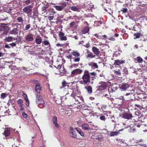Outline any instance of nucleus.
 Returning <instances> with one entry per match:
<instances>
[{
	"instance_id": "f257e3e1",
	"label": "nucleus",
	"mask_w": 147,
	"mask_h": 147,
	"mask_svg": "<svg viewBox=\"0 0 147 147\" xmlns=\"http://www.w3.org/2000/svg\"><path fill=\"white\" fill-rule=\"evenodd\" d=\"M83 81H80L81 84H84V85L88 84L90 82V76L88 71L85 70L84 71V74L82 77Z\"/></svg>"
},
{
	"instance_id": "2eb2a0df",
	"label": "nucleus",
	"mask_w": 147,
	"mask_h": 147,
	"mask_svg": "<svg viewBox=\"0 0 147 147\" xmlns=\"http://www.w3.org/2000/svg\"><path fill=\"white\" fill-rule=\"evenodd\" d=\"M35 89V91L38 94L40 93L41 90V87L39 83H37L36 84Z\"/></svg>"
},
{
	"instance_id": "4be33fe9",
	"label": "nucleus",
	"mask_w": 147,
	"mask_h": 147,
	"mask_svg": "<svg viewBox=\"0 0 147 147\" xmlns=\"http://www.w3.org/2000/svg\"><path fill=\"white\" fill-rule=\"evenodd\" d=\"M0 26V31H4L6 28V24L4 23H1Z\"/></svg>"
},
{
	"instance_id": "603ef678",
	"label": "nucleus",
	"mask_w": 147,
	"mask_h": 147,
	"mask_svg": "<svg viewBox=\"0 0 147 147\" xmlns=\"http://www.w3.org/2000/svg\"><path fill=\"white\" fill-rule=\"evenodd\" d=\"M26 102V105L28 107L29 105V101L28 99H27L25 100Z\"/></svg>"
},
{
	"instance_id": "473e14b6",
	"label": "nucleus",
	"mask_w": 147,
	"mask_h": 147,
	"mask_svg": "<svg viewBox=\"0 0 147 147\" xmlns=\"http://www.w3.org/2000/svg\"><path fill=\"white\" fill-rule=\"evenodd\" d=\"M119 134V132L118 131H113L111 132L110 136H114L117 135Z\"/></svg>"
},
{
	"instance_id": "a18cd8bd",
	"label": "nucleus",
	"mask_w": 147,
	"mask_h": 147,
	"mask_svg": "<svg viewBox=\"0 0 147 147\" xmlns=\"http://www.w3.org/2000/svg\"><path fill=\"white\" fill-rule=\"evenodd\" d=\"M136 131V129L134 128H131L129 131V132L131 133L134 132Z\"/></svg>"
},
{
	"instance_id": "c85d7f7f",
	"label": "nucleus",
	"mask_w": 147,
	"mask_h": 147,
	"mask_svg": "<svg viewBox=\"0 0 147 147\" xmlns=\"http://www.w3.org/2000/svg\"><path fill=\"white\" fill-rule=\"evenodd\" d=\"M117 90V88L115 87H113L112 86L111 87H109V90L110 92H113L115 91V90Z\"/></svg>"
},
{
	"instance_id": "cd10ccee",
	"label": "nucleus",
	"mask_w": 147,
	"mask_h": 147,
	"mask_svg": "<svg viewBox=\"0 0 147 147\" xmlns=\"http://www.w3.org/2000/svg\"><path fill=\"white\" fill-rule=\"evenodd\" d=\"M71 9L74 11H79V8L76 6H72L70 7Z\"/></svg>"
},
{
	"instance_id": "412c9836",
	"label": "nucleus",
	"mask_w": 147,
	"mask_h": 147,
	"mask_svg": "<svg viewBox=\"0 0 147 147\" xmlns=\"http://www.w3.org/2000/svg\"><path fill=\"white\" fill-rule=\"evenodd\" d=\"M82 128L84 130H88L90 128V127L88 124L84 123L82 125Z\"/></svg>"
},
{
	"instance_id": "774afa93",
	"label": "nucleus",
	"mask_w": 147,
	"mask_h": 147,
	"mask_svg": "<svg viewBox=\"0 0 147 147\" xmlns=\"http://www.w3.org/2000/svg\"><path fill=\"white\" fill-rule=\"evenodd\" d=\"M127 9L126 8H123L122 11L124 13H126L127 11Z\"/></svg>"
},
{
	"instance_id": "4468645a",
	"label": "nucleus",
	"mask_w": 147,
	"mask_h": 147,
	"mask_svg": "<svg viewBox=\"0 0 147 147\" xmlns=\"http://www.w3.org/2000/svg\"><path fill=\"white\" fill-rule=\"evenodd\" d=\"M122 116L123 118L127 119H129L132 117L131 114L125 113H124L122 114Z\"/></svg>"
},
{
	"instance_id": "bb28decb",
	"label": "nucleus",
	"mask_w": 147,
	"mask_h": 147,
	"mask_svg": "<svg viewBox=\"0 0 147 147\" xmlns=\"http://www.w3.org/2000/svg\"><path fill=\"white\" fill-rule=\"evenodd\" d=\"M141 35V33L139 32H137L136 33H135L134 34V39H136V38H139L140 36Z\"/></svg>"
},
{
	"instance_id": "79ce46f5",
	"label": "nucleus",
	"mask_w": 147,
	"mask_h": 147,
	"mask_svg": "<svg viewBox=\"0 0 147 147\" xmlns=\"http://www.w3.org/2000/svg\"><path fill=\"white\" fill-rule=\"evenodd\" d=\"M6 94L5 93H2L1 95V98L4 99L6 97Z\"/></svg>"
},
{
	"instance_id": "c03bdc74",
	"label": "nucleus",
	"mask_w": 147,
	"mask_h": 147,
	"mask_svg": "<svg viewBox=\"0 0 147 147\" xmlns=\"http://www.w3.org/2000/svg\"><path fill=\"white\" fill-rule=\"evenodd\" d=\"M52 120H53V123H55L56 122H57V117L55 116H54L53 117Z\"/></svg>"
},
{
	"instance_id": "e2e57ef3",
	"label": "nucleus",
	"mask_w": 147,
	"mask_h": 147,
	"mask_svg": "<svg viewBox=\"0 0 147 147\" xmlns=\"http://www.w3.org/2000/svg\"><path fill=\"white\" fill-rule=\"evenodd\" d=\"M100 119L102 120H105V118L104 116H101L100 117Z\"/></svg>"
},
{
	"instance_id": "338daca9",
	"label": "nucleus",
	"mask_w": 147,
	"mask_h": 147,
	"mask_svg": "<svg viewBox=\"0 0 147 147\" xmlns=\"http://www.w3.org/2000/svg\"><path fill=\"white\" fill-rule=\"evenodd\" d=\"M66 57L68 59H71L72 57V56L71 55H69L67 56Z\"/></svg>"
},
{
	"instance_id": "6ab92c4d",
	"label": "nucleus",
	"mask_w": 147,
	"mask_h": 147,
	"mask_svg": "<svg viewBox=\"0 0 147 147\" xmlns=\"http://www.w3.org/2000/svg\"><path fill=\"white\" fill-rule=\"evenodd\" d=\"M61 84L62 86H61L60 87L61 89L64 88L66 86H67V85H68L69 83H67L66 81L65 80H63Z\"/></svg>"
},
{
	"instance_id": "864d4df0",
	"label": "nucleus",
	"mask_w": 147,
	"mask_h": 147,
	"mask_svg": "<svg viewBox=\"0 0 147 147\" xmlns=\"http://www.w3.org/2000/svg\"><path fill=\"white\" fill-rule=\"evenodd\" d=\"M86 58H92V53H90L88 54V55L86 56Z\"/></svg>"
},
{
	"instance_id": "0eeeda50",
	"label": "nucleus",
	"mask_w": 147,
	"mask_h": 147,
	"mask_svg": "<svg viewBox=\"0 0 147 147\" xmlns=\"http://www.w3.org/2000/svg\"><path fill=\"white\" fill-rule=\"evenodd\" d=\"M82 72V70L80 69H77L73 70L71 73L72 77H74L78 74H80Z\"/></svg>"
},
{
	"instance_id": "ddd939ff",
	"label": "nucleus",
	"mask_w": 147,
	"mask_h": 147,
	"mask_svg": "<svg viewBox=\"0 0 147 147\" xmlns=\"http://www.w3.org/2000/svg\"><path fill=\"white\" fill-rule=\"evenodd\" d=\"M11 129L10 128L7 127L5 129V131L4 132V134L6 137V138H7V137L9 136L10 134Z\"/></svg>"
},
{
	"instance_id": "a878e982",
	"label": "nucleus",
	"mask_w": 147,
	"mask_h": 147,
	"mask_svg": "<svg viewBox=\"0 0 147 147\" xmlns=\"http://www.w3.org/2000/svg\"><path fill=\"white\" fill-rule=\"evenodd\" d=\"M85 89H86L88 93L91 94L92 92V88L91 86H88L85 87Z\"/></svg>"
},
{
	"instance_id": "58836bf2",
	"label": "nucleus",
	"mask_w": 147,
	"mask_h": 147,
	"mask_svg": "<svg viewBox=\"0 0 147 147\" xmlns=\"http://www.w3.org/2000/svg\"><path fill=\"white\" fill-rule=\"evenodd\" d=\"M46 5V6H44L42 7V11H44V12L46 11V9L48 8L49 6V5L48 4H47Z\"/></svg>"
},
{
	"instance_id": "6e6d98bb",
	"label": "nucleus",
	"mask_w": 147,
	"mask_h": 147,
	"mask_svg": "<svg viewBox=\"0 0 147 147\" xmlns=\"http://www.w3.org/2000/svg\"><path fill=\"white\" fill-rule=\"evenodd\" d=\"M99 129V128L97 126H92V130H97Z\"/></svg>"
},
{
	"instance_id": "49530a36",
	"label": "nucleus",
	"mask_w": 147,
	"mask_h": 147,
	"mask_svg": "<svg viewBox=\"0 0 147 147\" xmlns=\"http://www.w3.org/2000/svg\"><path fill=\"white\" fill-rule=\"evenodd\" d=\"M22 114L23 117H24L25 118H27V117H28V115L26 113H25L24 111V112H22Z\"/></svg>"
},
{
	"instance_id": "37998d69",
	"label": "nucleus",
	"mask_w": 147,
	"mask_h": 147,
	"mask_svg": "<svg viewBox=\"0 0 147 147\" xmlns=\"http://www.w3.org/2000/svg\"><path fill=\"white\" fill-rule=\"evenodd\" d=\"M24 105H22V106H19V109L21 112H24Z\"/></svg>"
},
{
	"instance_id": "de8ad7c7",
	"label": "nucleus",
	"mask_w": 147,
	"mask_h": 147,
	"mask_svg": "<svg viewBox=\"0 0 147 147\" xmlns=\"http://www.w3.org/2000/svg\"><path fill=\"white\" fill-rule=\"evenodd\" d=\"M23 96L25 100L28 99L27 94L23 92Z\"/></svg>"
},
{
	"instance_id": "0e129e2a",
	"label": "nucleus",
	"mask_w": 147,
	"mask_h": 147,
	"mask_svg": "<svg viewBox=\"0 0 147 147\" xmlns=\"http://www.w3.org/2000/svg\"><path fill=\"white\" fill-rule=\"evenodd\" d=\"M4 47L8 49H10L11 48L10 47L8 44L5 45L4 46Z\"/></svg>"
},
{
	"instance_id": "ea45409f",
	"label": "nucleus",
	"mask_w": 147,
	"mask_h": 147,
	"mask_svg": "<svg viewBox=\"0 0 147 147\" xmlns=\"http://www.w3.org/2000/svg\"><path fill=\"white\" fill-rule=\"evenodd\" d=\"M101 24V22L100 21H94V26H96L98 25H99V24Z\"/></svg>"
},
{
	"instance_id": "423d86ee",
	"label": "nucleus",
	"mask_w": 147,
	"mask_h": 147,
	"mask_svg": "<svg viewBox=\"0 0 147 147\" xmlns=\"http://www.w3.org/2000/svg\"><path fill=\"white\" fill-rule=\"evenodd\" d=\"M33 7L32 5L27 6L23 9V11L24 13L28 14L32 12Z\"/></svg>"
},
{
	"instance_id": "b1692460",
	"label": "nucleus",
	"mask_w": 147,
	"mask_h": 147,
	"mask_svg": "<svg viewBox=\"0 0 147 147\" xmlns=\"http://www.w3.org/2000/svg\"><path fill=\"white\" fill-rule=\"evenodd\" d=\"M124 63V61L123 60H117L115 62L114 64L117 65H119L121 64H122Z\"/></svg>"
},
{
	"instance_id": "1a4fd4ad",
	"label": "nucleus",
	"mask_w": 147,
	"mask_h": 147,
	"mask_svg": "<svg viewBox=\"0 0 147 147\" xmlns=\"http://www.w3.org/2000/svg\"><path fill=\"white\" fill-rule=\"evenodd\" d=\"M76 129L71 126L69 127V131L72 135L71 137L74 138H76L77 137L76 132L75 130Z\"/></svg>"
},
{
	"instance_id": "20e7f679",
	"label": "nucleus",
	"mask_w": 147,
	"mask_h": 147,
	"mask_svg": "<svg viewBox=\"0 0 147 147\" xmlns=\"http://www.w3.org/2000/svg\"><path fill=\"white\" fill-rule=\"evenodd\" d=\"M80 95V93L78 91V93L77 94H75L74 95H71V96L76 101H77L78 102L77 104L80 103H81V101L83 102L84 100L82 98L81 96H79Z\"/></svg>"
},
{
	"instance_id": "bf43d9fd",
	"label": "nucleus",
	"mask_w": 147,
	"mask_h": 147,
	"mask_svg": "<svg viewBox=\"0 0 147 147\" xmlns=\"http://www.w3.org/2000/svg\"><path fill=\"white\" fill-rule=\"evenodd\" d=\"M54 18V16H49L48 17L49 20H51L53 19Z\"/></svg>"
},
{
	"instance_id": "9b49d317",
	"label": "nucleus",
	"mask_w": 147,
	"mask_h": 147,
	"mask_svg": "<svg viewBox=\"0 0 147 147\" xmlns=\"http://www.w3.org/2000/svg\"><path fill=\"white\" fill-rule=\"evenodd\" d=\"M129 87V84L127 83L121 84L119 85V88L122 91L126 90Z\"/></svg>"
},
{
	"instance_id": "9d476101",
	"label": "nucleus",
	"mask_w": 147,
	"mask_h": 147,
	"mask_svg": "<svg viewBox=\"0 0 147 147\" xmlns=\"http://www.w3.org/2000/svg\"><path fill=\"white\" fill-rule=\"evenodd\" d=\"M59 39L61 41H66L67 40V37L65 36V34L62 32H59L58 34Z\"/></svg>"
},
{
	"instance_id": "72a5a7b5",
	"label": "nucleus",
	"mask_w": 147,
	"mask_h": 147,
	"mask_svg": "<svg viewBox=\"0 0 147 147\" xmlns=\"http://www.w3.org/2000/svg\"><path fill=\"white\" fill-rule=\"evenodd\" d=\"M16 20L18 21V22L21 23H23L24 21L23 18L22 17H19L17 18Z\"/></svg>"
},
{
	"instance_id": "7c9ffc66",
	"label": "nucleus",
	"mask_w": 147,
	"mask_h": 147,
	"mask_svg": "<svg viewBox=\"0 0 147 147\" xmlns=\"http://www.w3.org/2000/svg\"><path fill=\"white\" fill-rule=\"evenodd\" d=\"M17 102L18 104L19 105V106H22V105H24L23 103V100L22 99H19V100H18Z\"/></svg>"
},
{
	"instance_id": "13d9d810",
	"label": "nucleus",
	"mask_w": 147,
	"mask_h": 147,
	"mask_svg": "<svg viewBox=\"0 0 147 147\" xmlns=\"http://www.w3.org/2000/svg\"><path fill=\"white\" fill-rule=\"evenodd\" d=\"M144 21L145 24L147 26V17H145L144 18Z\"/></svg>"
},
{
	"instance_id": "a211bd4d",
	"label": "nucleus",
	"mask_w": 147,
	"mask_h": 147,
	"mask_svg": "<svg viewBox=\"0 0 147 147\" xmlns=\"http://www.w3.org/2000/svg\"><path fill=\"white\" fill-rule=\"evenodd\" d=\"M75 129L76 130L78 133L80 135L83 137H84V134L81 129L75 127Z\"/></svg>"
},
{
	"instance_id": "5fc2aeb1",
	"label": "nucleus",
	"mask_w": 147,
	"mask_h": 147,
	"mask_svg": "<svg viewBox=\"0 0 147 147\" xmlns=\"http://www.w3.org/2000/svg\"><path fill=\"white\" fill-rule=\"evenodd\" d=\"M120 71L119 70L117 71H115V70L114 71H115V73L117 75H120Z\"/></svg>"
},
{
	"instance_id": "f8f14e48",
	"label": "nucleus",
	"mask_w": 147,
	"mask_h": 147,
	"mask_svg": "<svg viewBox=\"0 0 147 147\" xmlns=\"http://www.w3.org/2000/svg\"><path fill=\"white\" fill-rule=\"evenodd\" d=\"M26 40L28 42H32L34 40L33 35L32 34H29L25 37Z\"/></svg>"
},
{
	"instance_id": "09e8293b",
	"label": "nucleus",
	"mask_w": 147,
	"mask_h": 147,
	"mask_svg": "<svg viewBox=\"0 0 147 147\" xmlns=\"http://www.w3.org/2000/svg\"><path fill=\"white\" fill-rule=\"evenodd\" d=\"M62 5L61 6L62 7V8L63 9L66 6V2L65 1H63L61 4Z\"/></svg>"
},
{
	"instance_id": "393cba45",
	"label": "nucleus",
	"mask_w": 147,
	"mask_h": 147,
	"mask_svg": "<svg viewBox=\"0 0 147 147\" xmlns=\"http://www.w3.org/2000/svg\"><path fill=\"white\" fill-rule=\"evenodd\" d=\"M92 51L96 55H98L99 53V49L95 47H92Z\"/></svg>"
},
{
	"instance_id": "4c0bfd02",
	"label": "nucleus",
	"mask_w": 147,
	"mask_h": 147,
	"mask_svg": "<svg viewBox=\"0 0 147 147\" xmlns=\"http://www.w3.org/2000/svg\"><path fill=\"white\" fill-rule=\"evenodd\" d=\"M136 60L139 63H141L143 61L142 59L139 57H137L136 58Z\"/></svg>"
},
{
	"instance_id": "4d7b16f0",
	"label": "nucleus",
	"mask_w": 147,
	"mask_h": 147,
	"mask_svg": "<svg viewBox=\"0 0 147 147\" xmlns=\"http://www.w3.org/2000/svg\"><path fill=\"white\" fill-rule=\"evenodd\" d=\"M9 45L13 47H15L16 46V43L13 42L10 44Z\"/></svg>"
},
{
	"instance_id": "39448f33",
	"label": "nucleus",
	"mask_w": 147,
	"mask_h": 147,
	"mask_svg": "<svg viewBox=\"0 0 147 147\" xmlns=\"http://www.w3.org/2000/svg\"><path fill=\"white\" fill-rule=\"evenodd\" d=\"M71 53L72 55L76 57L73 60L74 62H78L80 60V58L79 57L80 54L77 51H73Z\"/></svg>"
},
{
	"instance_id": "7ed1b4c3",
	"label": "nucleus",
	"mask_w": 147,
	"mask_h": 147,
	"mask_svg": "<svg viewBox=\"0 0 147 147\" xmlns=\"http://www.w3.org/2000/svg\"><path fill=\"white\" fill-rule=\"evenodd\" d=\"M36 102L38 106L40 108H42L45 106V104L42 96L38 94H36Z\"/></svg>"
},
{
	"instance_id": "680f3d73",
	"label": "nucleus",
	"mask_w": 147,
	"mask_h": 147,
	"mask_svg": "<svg viewBox=\"0 0 147 147\" xmlns=\"http://www.w3.org/2000/svg\"><path fill=\"white\" fill-rule=\"evenodd\" d=\"M53 124L55 125L56 127L57 128L59 127V125L58 123H57V122L53 123Z\"/></svg>"
},
{
	"instance_id": "e433bc0d",
	"label": "nucleus",
	"mask_w": 147,
	"mask_h": 147,
	"mask_svg": "<svg viewBox=\"0 0 147 147\" xmlns=\"http://www.w3.org/2000/svg\"><path fill=\"white\" fill-rule=\"evenodd\" d=\"M42 42V44L45 45H50V43L48 40H45Z\"/></svg>"
},
{
	"instance_id": "8fccbe9b",
	"label": "nucleus",
	"mask_w": 147,
	"mask_h": 147,
	"mask_svg": "<svg viewBox=\"0 0 147 147\" xmlns=\"http://www.w3.org/2000/svg\"><path fill=\"white\" fill-rule=\"evenodd\" d=\"M30 27V24H28L26 25V26L25 27L24 30H28Z\"/></svg>"
},
{
	"instance_id": "c756f323",
	"label": "nucleus",
	"mask_w": 147,
	"mask_h": 147,
	"mask_svg": "<svg viewBox=\"0 0 147 147\" xmlns=\"http://www.w3.org/2000/svg\"><path fill=\"white\" fill-rule=\"evenodd\" d=\"M63 69L62 70H61L60 71V74L61 76H63L66 74V71L64 67H63Z\"/></svg>"
},
{
	"instance_id": "f704fd0d",
	"label": "nucleus",
	"mask_w": 147,
	"mask_h": 147,
	"mask_svg": "<svg viewBox=\"0 0 147 147\" xmlns=\"http://www.w3.org/2000/svg\"><path fill=\"white\" fill-rule=\"evenodd\" d=\"M135 115L137 116H138L140 118L142 116L140 111H138L135 112Z\"/></svg>"
},
{
	"instance_id": "dca6fc26",
	"label": "nucleus",
	"mask_w": 147,
	"mask_h": 147,
	"mask_svg": "<svg viewBox=\"0 0 147 147\" xmlns=\"http://www.w3.org/2000/svg\"><path fill=\"white\" fill-rule=\"evenodd\" d=\"M35 42L36 44H40L42 42L41 37L40 36H38L35 39Z\"/></svg>"
},
{
	"instance_id": "c9c22d12",
	"label": "nucleus",
	"mask_w": 147,
	"mask_h": 147,
	"mask_svg": "<svg viewBox=\"0 0 147 147\" xmlns=\"http://www.w3.org/2000/svg\"><path fill=\"white\" fill-rule=\"evenodd\" d=\"M32 2V0H27L24 1L25 4L27 5H29Z\"/></svg>"
},
{
	"instance_id": "052dcab7",
	"label": "nucleus",
	"mask_w": 147,
	"mask_h": 147,
	"mask_svg": "<svg viewBox=\"0 0 147 147\" xmlns=\"http://www.w3.org/2000/svg\"><path fill=\"white\" fill-rule=\"evenodd\" d=\"M93 67H94V68H98V66L96 63H93Z\"/></svg>"
},
{
	"instance_id": "5701e85b",
	"label": "nucleus",
	"mask_w": 147,
	"mask_h": 147,
	"mask_svg": "<svg viewBox=\"0 0 147 147\" xmlns=\"http://www.w3.org/2000/svg\"><path fill=\"white\" fill-rule=\"evenodd\" d=\"M89 30V28L87 27H86L82 30V33L83 34H85L88 32Z\"/></svg>"
},
{
	"instance_id": "3c124183",
	"label": "nucleus",
	"mask_w": 147,
	"mask_h": 147,
	"mask_svg": "<svg viewBox=\"0 0 147 147\" xmlns=\"http://www.w3.org/2000/svg\"><path fill=\"white\" fill-rule=\"evenodd\" d=\"M75 22H71L69 24V26L71 28H72L73 27V26L75 25Z\"/></svg>"
},
{
	"instance_id": "69168bd1",
	"label": "nucleus",
	"mask_w": 147,
	"mask_h": 147,
	"mask_svg": "<svg viewBox=\"0 0 147 147\" xmlns=\"http://www.w3.org/2000/svg\"><path fill=\"white\" fill-rule=\"evenodd\" d=\"M8 32V31L7 30H4L3 33V34L4 35V34H7Z\"/></svg>"
},
{
	"instance_id": "f03ea898",
	"label": "nucleus",
	"mask_w": 147,
	"mask_h": 147,
	"mask_svg": "<svg viewBox=\"0 0 147 147\" xmlns=\"http://www.w3.org/2000/svg\"><path fill=\"white\" fill-rule=\"evenodd\" d=\"M67 88L68 92H72L71 95H74L75 94H77L78 93V91L77 86L74 83H69Z\"/></svg>"
},
{
	"instance_id": "aec40b11",
	"label": "nucleus",
	"mask_w": 147,
	"mask_h": 147,
	"mask_svg": "<svg viewBox=\"0 0 147 147\" xmlns=\"http://www.w3.org/2000/svg\"><path fill=\"white\" fill-rule=\"evenodd\" d=\"M4 40L5 42H9L12 41L14 39L12 37L9 36L5 37Z\"/></svg>"
},
{
	"instance_id": "6e6552de",
	"label": "nucleus",
	"mask_w": 147,
	"mask_h": 147,
	"mask_svg": "<svg viewBox=\"0 0 147 147\" xmlns=\"http://www.w3.org/2000/svg\"><path fill=\"white\" fill-rule=\"evenodd\" d=\"M100 85L98 86L99 90H102L105 89L107 86V84L105 82H101L99 83Z\"/></svg>"
},
{
	"instance_id": "a19ab883",
	"label": "nucleus",
	"mask_w": 147,
	"mask_h": 147,
	"mask_svg": "<svg viewBox=\"0 0 147 147\" xmlns=\"http://www.w3.org/2000/svg\"><path fill=\"white\" fill-rule=\"evenodd\" d=\"M123 73L126 74H128V71L126 68L123 67Z\"/></svg>"
},
{
	"instance_id": "2f4dec72",
	"label": "nucleus",
	"mask_w": 147,
	"mask_h": 147,
	"mask_svg": "<svg viewBox=\"0 0 147 147\" xmlns=\"http://www.w3.org/2000/svg\"><path fill=\"white\" fill-rule=\"evenodd\" d=\"M54 7L58 11H61L63 9L61 6H55Z\"/></svg>"
},
{
	"instance_id": "f3484780",
	"label": "nucleus",
	"mask_w": 147,
	"mask_h": 147,
	"mask_svg": "<svg viewBox=\"0 0 147 147\" xmlns=\"http://www.w3.org/2000/svg\"><path fill=\"white\" fill-rule=\"evenodd\" d=\"M18 30L17 28H14L10 32V34H12L16 35L18 34Z\"/></svg>"
}]
</instances>
